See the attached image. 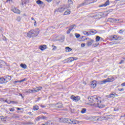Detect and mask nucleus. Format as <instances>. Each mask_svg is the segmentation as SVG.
Returning <instances> with one entry per match:
<instances>
[{
    "label": "nucleus",
    "instance_id": "f257e3e1",
    "mask_svg": "<svg viewBox=\"0 0 125 125\" xmlns=\"http://www.w3.org/2000/svg\"><path fill=\"white\" fill-rule=\"evenodd\" d=\"M90 103V106L92 107H98V108H104L105 104H101V97L97 96H90L88 97Z\"/></svg>",
    "mask_w": 125,
    "mask_h": 125
},
{
    "label": "nucleus",
    "instance_id": "f03ea898",
    "mask_svg": "<svg viewBox=\"0 0 125 125\" xmlns=\"http://www.w3.org/2000/svg\"><path fill=\"white\" fill-rule=\"evenodd\" d=\"M40 34V31L39 29H32L28 32L27 33V37L28 38H35L38 35Z\"/></svg>",
    "mask_w": 125,
    "mask_h": 125
},
{
    "label": "nucleus",
    "instance_id": "7ed1b4c3",
    "mask_svg": "<svg viewBox=\"0 0 125 125\" xmlns=\"http://www.w3.org/2000/svg\"><path fill=\"white\" fill-rule=\"evenodd\" d=\"M114 81H115V78L113 76H110L107 79L99 81V84H103L106 83H112Z\"/></svg>",
    "mask_w": 125,
    "mask_h": 125
},
{
    "label": "nucleus",
    "instance_id": "20e7f679",
    "mask_svg": "<svg viewBox=\"0 0 125 125\" xmlns=\"http://www.w3.org/2000/svg\"><path fill=\"white\" fill-rule=\"evenodd\" d=\"M67 124H70V125H79V124H83V121L68 119Z\"/></svg>",
    "mask_w": 125,
    "mask_h": 125
},
{
    "label": "nucleus",
    "instance_id": "39448f33",
    "mask_svg": "<svg viewBox=\"0 0 125 125\" xmlns=\"http://www.w3.org/2000/svg\"><path fill=\"white\" fill-rule=\"evenodd\" d=\"M11 10L14 12V13H17L18 14H20L21 11L19 9H17L16 7H14V6H12L11 8Z\"/></svg>",
    "mask_w": 125,
    "mask_h": 125
},
{
    "label": "nucleus",
    "instance_id": "423d86ee",
    "mask_svg": "<svg viewBox=\"0 0 125 125\" xmlns=\"http://www.w3.org/2000/svg\"><path fill=\"white\" fill-rule=\"evenodd\" d=\"M97 33V31L95 30H92L90 32H84L83 33L84 35H87V36H89V35H95Z\"/></svg>",
    "mask_w": 125,
    "mask_h": 125
},
{
    "label": "nucleus",
    "instance_id": "0eeeda50",
    "mask_svg": "<svg viewBox=\"0 0 125 125\" xmlns=\"http://www.w3.org/2000/svg\"><path fill=\"white\" fill-rule=\"evenodd\" d=\"M66 6L65 5H63L62 7H61L60 8H58L57 9L56 11H55V12H56V11H58V12H60L61 13H62L65 9H66Z\"/></svg>",
    "mask_w": 125,
    "mask_h": 125
},
{
    "label": "nucleus",
    "instance_id": "6e6552de",
    "mask_svg": "<svg viewBox=\"0 0 125 125\" xmlns=\"http://www.w3.org/2000/svg\"><path fill=\"white\" fill-rule=\"evenodd\" d=\"M71 99L73 100V101H74L75 102H78V101H79L81 99V97L79 96L75 97V96L72 95L71 96Z\"/></svg>",
    "mask_w": 125,
    "mask_h": 125
},
{
    "label": "nucleus",
    "instance_id": "1a4fd4ad",
    "mask_svg": "<svg viewBox=\"0 0 125 125\" xmlns=\"http://www.w3.org/2000/svg\"><path fill=\"white\" fill-rule=\"evenodd\" d=\"M54 105L55 109H61V108H63V104L62 103H58Z\"/></svg>",
    "mask_w": 125,
    "mask_h": 125
},
{
    "label": "nucleus",
    "instance_id": "9d476101",
    "mask_svg": "<svg viewBox=\"0 0 125 125\" xmlns=\"http://www.w3.org/2000/svg\"><path fill=\"white\" fill-rule=\"evenodd\" d=\"M93 42H94V40H93L92 39H89L87 42L86 45L87 46H91V45H92V43H93Z\"/></svg>",
    "mask_w": 125,
    "mask_h": 125
},
{
    "label": "nucleus",
    "instance_id": "9b49d317",
    "mask_svg": "<svg viewBox=\"0 0 125 125\" xmlns=\"http://www.w3.org/2000/svg\"><path fill=\"white\" fill-rule=\"evenodd\" d=\"M4 78L5 79V83H6L11 80V76H5Z\"/></svg>",
    "mask_w": 125,
    "mask_h": 125
},
{
    "label": "nucleus",
    "instance_id": "f8f14e48",
    "mask_svg": "<svg viewBox=\"0 0 125 125\" xmlns=\"http://www.w3.org/2000/svg\"><path fill=\"white\" fill-rule=\"evenodd\" d=\"M118 97V95L117 94H110L109 95H107L106 96V97H107V98H115V97Z\"/></svg>",
    "mask_w": 125,
    "mask_h": 125
},
{
    "label": "nucleus",
    "instance_id": "ddd939ff",
    "mask_svg": "<svg viewBox=\"0 0 125 125\" xmlns=\"http://www.w3.org/2000/svg\"><path fill=\"white\" fill-rule=\"evenodd\" d=\"M110 4V1L109 0H107L104 4H103L102 5H100L99 6V7H103V6H107V5H109Z\"/></svg>",
    "mask_w": 125,
    "mask_h": 125
},
{
    "label": "nucleus",
    "instance_id": "4468645a",
    "mask_svg": "<svg viewBox=\"0 0 125 125\" xmlns=\"http://www.w3.org/2000/svg\"><path fill=\"white\" fill-rule=\"evenodd\" d=\"M68 118H61L60 119V122L61 123H66L68 124Z\"/></svg>",
    "mask_w": 125,
    "mask_h": 125
},
{
    "label": "nucleus",
    "instance_id": "2eb2a0df",
    "mask_svg": "<svg viewBox=\"0 0 125 125\" xmlns=\"http://www.w3.org/2000/svg\"><path fill=\"white\" fill-rule=\"evenodd\" d=\"M96 87V81H94L91 83V87L95 88Z\"/></svg>",
    "mask_w": 125,
    "mask_h": 125
},
{
    "label": "nucleus",
    "instance_id": "dca6fc26",
    "mask_svg": "<svg viewBox=\"0 0 125 125\" xmlns=\"http://www.w3.org/2000/svg\"><path fill=\"white\" fill-rule=\"evenodd\" d=\"M6 63L3 61L0 60V68H2L3 66H5Z\"/></svg>",
    "mask_w": 125,
    "mask_h": 125
},
{
    "label": "nucleus",
    "instance_id": "f3484780",
    "mask_svg": "<svg viewBox=\"0 0 125 125\" xmlns=\"http://www.w3.org/2000/svg\"><path fill=\"white\" fill-rule=\"evenodd\" d=\"M74 60H78V58L70 57L68 59L69 62H73Z\"/></svg>",
    "mask_w": 125,
    "mask_h": 125
},
{
    "label": "nucleus",
    "instance_id": "a211bd4d",
    "mask_svg": "<svg viewBox=\"0 0 125 125\" xmlns=\"http://www.w3.org/2000/svg\"><path fill=\"white\" fill-rule=\"evenodd\" d=\"M86 3L85 2H84L81 4H80L78 5L77 8H80V7H82V6H84V5H86Z\"/></svg>",
    "mask_w": 125,
    "mask_h": 125
},
{
    "label": "nucleus",
    "instance_id": "6ab92c4d",
    "mask_svg": "<svg viewBox=\"0 0 125 125\" xmlns=\"http://www.w3.org/2000/svg\"><path fill=\"white\" fill-rule=\"evenodd\" d=\"M69 14H71V10L69 9L66 10L63 13V15H69Z\"/></svg>",
    "mask_w": 125,
    "mask_h": 125
},
{
    "label": "nucleus",
    "instance_id": "aec40b11",
    "mask_svg": "<svg viewBox=\"0 0 125 125\" xmlns=\"http://www.w3.org/2000/svg\"><path fill=\"white\" fill-rule=\"evenodd\" d=\"M39 49H41V50L43 51L44 49H46V45H43L42 46H40L39 47Z\"/></svg>",
    "mask_w": 125,
    "mask_h": 125
},
{
    "label": "nucleus",
    "instance_id": "412c9836",
    "mask_svg": "<svg viewBox=\"0 0 125 125\" xmlns=\"http://www.w3.org/2000/svg\"><path fill=\"white\" fill-rule=\"evenodd\" d=\"M0 83H1V84L6 83L5 79H4V78H0Z\"/></svg>",
    "mask_w": 125,
    "mask_h": 125
},
{
    "label": "nucleus",
    "instance_id": "4be33fe9",
    "mask_svg": "<svg viewBox=\"0 0 125 125\" xmlns=\"http://www.w3.org/2000/svg\"><path fill=\"white\" fill-rule=\"evenodd\" d=\"M112 38L113 41H118L119 40L118 36L117 35H114Z\"/></svg>",
    "mask_w": 125,
    "mask_h": 125
},
{
    "label": "nucleus",
    "instance_id": "5701e85b",
    "mask_svg": "<svg viewBox=\"0 0 125 125\" xmlns=\"http://www.w3.org/2000/svg\"><path fill=\"white\" fill-rule=\"evenodd\" d=\"M99 41H103V39L99 36H96V42H99Z\"/></svg>",
    "mask_w": 125,
    "mask_h": 125
},
{
    "label": "nucleus",
    "instance_id": "b1692460",
    "mask_svg": "<svg viewBox=\"0 0 125 125\" xmlns=\"http://www.w3.org/2000/svg\"><path fill=\"white\" fill-rule=\"evenodd\" d=\"M109 20H111L112 21L115 22V23H119V21H120V20H117L115 19H109Z\"/></svg>",
    "mask_w": 125,
    "mask_h": 125
},
{
    "label": "nucleus",
    "instance_id": "393cba45",
    "mask_svg": "<svg viewBox=\"0 0 125 125\" xmlns=\"http://www.w3.org/2000/svg\"><path fill=\"white\" fill-rule=\"evenodd\" d=\"M69 28L70 29V30L71 31H72V30L76 29V25L73 24V25L70 26Z\"/></svg>",
    "mask_w": 125,
    "mask_h": 125
},
{
    "label": "nucleus",
    "instance_id": "a878e982",
    "mask_svg": "<svg viewBox=\"0 0 125 125\" xmlns=\"http://www.w3.org/2000/svg\"><path fill=\"white\" fill-rule=\"evenodd\" d=\"M36 3H37V4H38L39 5H41V4H43V2L42 1V0H38L36 1Z\"/></svg>",
    "mask_w": 125,
    "mask_h": 125
},
{
    "label": "nucleus",
    "instance_id": "bb28decb",
    "mask_svg": "<svg viewBox=\"0 0 125 125\" xmlns=\"http://www.w3.org/2000/svg\"><path fill=\"white\" fill-rule=\"evenodd\" d=\"M20 66L21 68H22L23 69H24L27 68V65L24 64L23 63L21 64Z\"/></svg>",
    "mask_w": 125,
    "mask_h": 125
},
{
    "label": "nucleus",
    "instance_id": "cd10ccee",
    "mask_svg": "<svg viewBox=\"0 0 125 125\" xmlns=\"http://www.w3.org/2000/svg\"><path fill=\"white\" fill-rule=\"evenodd\" d=\"M1 121H2V122H6L7 121V117H2L1 118Z\"/></svg>",
    "mask_w": 125,
    "mask_h": 125
},
{
    "label": "nucleus",
    "instance_id": "c85d7f7f",
    "mask_svg": "<svg viewBox=\"0 0 125 125\" xmlns=\"http://www.w3.org/2000/svg\"><path fill=\"white\" fill-rule=\"evenodd\" d=\"M65 50H66V51L67 52H70V51H72V49H71L70 47H66L65 48Z\"/></svg>",
    "mask_w": 125,
    "mask_h": 125
},
{
    "label": "nucleus",
    "instance_id": "c756f323",
    "mask_svg": "<svg viewBox=\"0 0 125 125\" xmlns=\"http://www.w3.org/2000/svg\"><path fill=\"white\" fill-rule=\"evenodd\" d=\"M33 110L34 111H38V110H39V106L38 105H35L33 107Z\"/></svg>",
    "mask_w": 125,
    "mask_h": 125
},
{
    "label": "nucleus",
    "instance_id": "7c9ffc66",
    "mask_svg": "<svg viewBox=\"0 0 125 125\" xmlns=\"http://www.w3.org/2000/svg\"><path fill=\"white\" fill-rule=\"evenodd\" d=\"M11 103L12 104H17L18 103L17 102L11 101L10 102L8 103V104H10Z\"/></svg>",
    "mask_w": 125,
    "mask_h": 125
},
{
    "label": "nucleus",
    "instance_id": "2f4dec72",
    "mask_svg": "<svg viewBox=\"0 0 125 125\" xmlns=\"http://www.w3.org/2000/svg\"><path fill=\"white\" fill-rule=\"evenodd\" d=\"M67 2L69 5L73 4V1H72V0H68Z\"/></svg>",
    "mask_w": 125,
    "mask_h": 125
},
{
    "label": "nucleus",
    "instance_id": "473e14b6",
    "mask_svg": "<svg viewBox=\"0 0 125 125\" xmlns=\"http://www.w3.org/2000/svg\"><path fill=\"white\" fill-rule=\"evenodd\" d=\"M85 112H86V109H85V108H83L81 111L82 114H84V113H85Z\"/></svg>",
    "mask_w": 125,
    "mask_h": 125
},
{
    "label": "nucleus",
    "instance_id": "72a5a7b5",
    "mask_svg": "<svg viewBox=\"0 0 125 125\" xmlns=\"http://www.w3.org/2000/svg\"><path fill=\"white\" fill-rule=\"evenodd\" d=\"M65 39V37L64 36H61L59 37V41H63Z\"/></svg>",
    "mask_w": 125,
    "mask_h": 125
},
{
    "label": "nucleus",
    "instance_id": "f704fd0d",
    "mask_svg": "<svg viewBox=\"0 0 125 125\" xmlns=\"http://www.w3.org/2000/svg\"><path fill=\"white\" fill-rule=\"evenodd\" d=\"M75 37L76 38H77V39H79V38H80V37H81V35L78 34V33H75Z\"/></svg>",
    "mask_w": 125,
    "mask_h": 125
},
{
    "label": "nucleus",
    "instance_id": "c9c22d12",
    "mask_svg": "<svg viewBox=\"0 0 125 125\" xmlns=\"http://www.w3.org/2000/svg\"><path fill=\"white\" fill-rule=\"evenodd\" d=\"M9 110L10 111V112H14V111H15V109H14V107H13V108H10L9 109Z\"/></svg>",
    "mask_w": 125,
    "mask_h": 125
},
{
    "label": "nucleus",
    "instance_id": "e433bc0d",
    "mask_svg": "<svg viewBox=\"0 0 125 125\" xmlns=\"http://www.w3.org/2000/svg\"><path fill=\"white\" fill-rule=\"evenodd\" d=\"M17 21L18 22H20V21H21V17H18L17 19Z\"/></svg>",
    "mask_w": 125,
    "mask_h": 125
},
{
    "label": "nucleus",
    "instance_id": "4c0bfd02",
    "mask_svg": "<svg viewBox=\"0 0 125 125\" xmlns=\"http://www.w3.org/2000/svg\"><path fill=\"white\" fill-rule=\"evenodd\" d=\"M71 31L72 30L69 28L68 30L66 32V33L67 34V35H69L70 34V33H71Z\"/></svg>",
    "mask_w": 125,
    "mask_h": 125
},
{
    "label": "nucleus",
    "instance_id": "58836bf2",
    "mask_svg": "<svg viewBox=\"0 0 125 125\" xmlns=\"http://www.w3.org/2000/svg\"><path fill=\"white\" fill-rule=\"evenodd\" d=\"M93 46H94L95 47H96V46H98V45H99V43L93 44Z\"/></svg>",
    "mask_w": 125,
    "mask_h": 125
},
{
    "label": "nucleus",
    "instance_id": "ea45409f",
    "mask_svg": "<svg viewBox=\"0 0 125 125\" xmlns=\"http://www.w3.org/2000/svg\"><path fill=\"white\" fill-rule=\"evenodd\" d=\"M69 24V21H65L63 22V25H68Z\"/></svg>",
    "mask_w": 125,
    "mask_h": 125
},
{
    "label": "nucleus",
    "instance_id": "a19ab883",
    "mask_svg": "<svg viewBox=\"0 0 125 125\" xmlns=\"http://www.w3.org/2000/svg\"><path fill=\"white\" fill-rule=\"evenodd\" d=\"M26 93H31V89H28L26 91Z\"/></svg>",
    "mask_w": 125,
    "mask_h": 125
},
{
    "label": "nucleus",
    "instance_id": "79ce46f5",
    "mask_svg": "<svg viewBox=\"0 0 125 125\" xmlns=\"http://www.w3.org/2000/svg\"><path fill=\"white\" fill-rule=\"evenodd\" d=\"M35 89H36V88H33V90H31V93H35Z\"/></svg>",
    "mask_w": 125,
    "mask_h": 125
},
{
    "label": "nucleus",
    "instance_id": "37998d69",
    "mask_svg": "<svg viewBox=\"0 0 125 125\" xmlns=\"http://www.w3.org/2000/svg\"><path fill=\"white\" fill-rule=\"evenodd\" d=\"M37 88H38V89H39V91H40V90H42V86H39V87H37Z\"/></svg>",
    "mask_w": 125,
    "mask_h": 125
},
{
    "label": "nucleus",
    "instance_id": "c03bdc74",
    "mask_svg": "<svg viewBox=\"0 0 125 125\" xmlns=\"http://www.w3.org/2000/svg\"><path fill=\"white\" fill-rule=\"evenodd\" d=\"M85 46V43H82L81 44V47H84Z\"/></svg>",
    "mask_w": 125,
    "mask_h": 125
},
{
    "label": "nucleus",
    "instance_id": "a18cd8bd",
    "mask_svg": "<svg viewBox=\"0 0 125 125\" xmlns=\"http://www.w3.org/2000/svg\"><path fill=\"white\" fill-rule=\"evenodd\" d=\"M41 119H42V118L40 116L38 117L36 119V121H40V120H41Z\"/></svg>",
    "mask_w": 125,
    "mask_h": 125
},
{
    "label": "nucleus",
    "instance_id": "49530a36",
    "mask_svg": "<svg viewBox=\"0 0 125 125\" xmlns=\"http://www.w3.org/2000/svg\"><path fill=\"white\" fill-rule=\"evenodd\" d=\"M25 81H26V79H22L20 81V83H23V82H25Z\"/></svg>",
    "mask_w": 125,
    "mask_h": 125
},
{
    "label": "nucleus",
    "instance_id": "de8ad7c7",
    "mask_svg": "<svg viewBox=\"0 0 125 125\" xmlns=\"http://www.w3.org/2000/svg\"><path fill=\"white\" fill-rule=\"evenodd\" d=\"M114 111H115V112H117V111H119V108H115L114 109Z\"/></svg>",
    "mask_w": 125,
    "mask_h": 125
},
{
    "label": "nucleus",
    "instance_id": "09e8293b",
    "mask_svg": "<svg viewBox=\"0 0 125 125\" xmlns=\"http://www.w3.org/2000/svg\"><path fill=\"white\" fill-rule=\"evenodd\" d=\"M7 2H9V3H11V2H12V0H7Z\"/></svg>",
    "mask_w": 125,
    "mask_h": 125
},
{
    "label": "nucleus",
    "instance_id": "8fccbe9b",
    "mask_svg": "<svg viewBox=\"0 0 125 125\" xmlns=\"http://www.w3.org/2000/svg\"><path fill=\"white\" fill-rule=\"evenodd\" d=\"M41 119H42L43 120H46V117L42 116V117H41Z\"/></svg>",
    "mask_w": 125,
    "mask_h": 125
},
{
    "label": "nucleus",
    "instance_id": "3c124183",
    "mask_svg": "<svg viewBox=\"0 0 125 125\" xmlns=\"http://www.w3.org/2000/svg\"><path fill=\"white\" fill-rule=\"evenodd\" d=\"M35 22L34 23V26L35 27H37V21H34Z\"/></svg>",
    "mask_w": 125,
    "mask_h": 125
},
{
    "label": "nucleus",
    "instance_id": "603ef678",
    "mask_svg": "<svg viewBox=\"0 0 125 125\" xmlns=\"http://www.w3.org/2000/svg\"><path fill=\"white\" fill-rule=\"evenodd\" d=\"M52 47H53V50H55V49L56 48V46L53 45Z\"/></svg>",
    "mask_w": 125,
    "mask_h": 125
},
{
    "label": "nucleus",
    "instance_id": "864d4df0",
    "mask_svg": "<svg viewBox=\"0 0 125 125\" xmlns=\"http://www.w3.org/2000/svg\"><path fill=\"white\" fill-rule=\"evenodd\" d=\"M124 62H125V61L122 60V61H121V62H119V64H123V63H124Z\"/></svg>",
    "mask_w": 125,
    "mask_h": 125
},
{
    "label": "nucleus",
    "instance_id": "5fc2aeb1",
    "mask_svg": "<svg viewBox=\"0 0 125 125\" xmlns=\"http://www.w3.org/2000/svg\"><path fill=\"white\" fill-rule=\"evenodd\" d=\"M34 91H35V92H39V91H40V90L39 89H38L37 90L35 89Z\"/></svg>",
    "mask_w": 125,
    "mask_h": 125
},
{
    "label": "nucleus",
    "instance_id": "6e6d98bb",
    "mask_svg": "<svg viewBox=\"0 0 125 125\" xmlns=\"http://www.w3.org/2000/svg\"><path fill=\"white\" fill-rule=\"evenodd\" d=\"M119 91H124V88L119 89Z\"/></svg>",
    "mask_w": 125,
    "mask_h": 125
},
{
    "label": "nucleus",
    "instance_id": "4d7b16f0",
    "mask_svg": "<svg viewBox=\"0 0 125 125\" xmlns=\"http://www.w3.org/2000/svg\"><path fill=\"white\" fill-rule=\"evenodd\" d=\"M96 1H97V0H94L93 2H91V3H94Z\"/></svg>",
    "mask_w": 125,
    "mask_h": 125
},
{
    "label": "nucleus",
    "instance_id": "13d9d810",
    "mask_svg": "<svg viewBox=\"0 0 125 125\" xmlns=\"http://www.w3.org/2000/svg\"><path fill=\"white\" fill-rule=\"evenodd\" d=\"M41 107H42V108H45V106L43 105H41Z\"/></svg>",
    "mask_w": 125,
    "mask_h": 125
},
{
    "label": "nucleus",
    "instance_id": "bf43d9fd",
    "mask_svg": "<svg viewBox=\"0 0 125 125\" xmlns=\"http://www.w3.org/2000/svg\"><path fill=\"white\" fill-rule=\"evenodd\" d=\"M121 85H122L123 86H125V83H123Z\"/></svg>",
    "mask_w": 125,
    "mask_h": 125
},
{
    "label": "nucleus",
    "instance_id": "052dcab7",
    "mask_svg": "<svg viewBox=\"0 0 125 125\" xmlns=\"http://www.w3.org/2000/svg\"><path fill=\"white\" fill-rule=\"evenodd\" d=\"M119 33L120 34H123V30H120Z\"/></svg>",
    "mask_w": 125,
    "mask_h": 125
},
{
    "label": "nucleus",
    "instance_id": "680f3d73",
    "mask_svg": "<svg viewBox=\"0 0 125 125\" xmlns=\"http://www.w3.org/2000/svg\"><path fill=\"white\" fill-rule=\"evenodd\" d=\"M20 83V81H15V83Z\"/></svg>",
    "mask_w": 125,
    "mask_h": 125
},
{
    "label": "nucleus",
    "instance_id": "e2e57ef3",
    "mask_svg": "<svg viewBox=\"0 0 125 125\" xmlns=\"http://www.w3.org/2000/svg\"><path fill=\"white\" fill-rule=\"evenodd\" d=\"M52 0H46V1H47V2H51Z\"/></svg>",
    "mask_w": 125,
    "mask_h": 125
},
{
    "label": "nucleus",
    "instance_id": "0e129e2a",
    "mask_svg": "<svg viewBox=\"0 0 125 125\" xmlns=\"http://www.w3.org/2000/svg\"><path fill=\"white\" fill-rule=\"evenodd\" d=\"M20 95L22 97V98H24V97H23V95H22V94H20Z\"/></svg>",
    "mask_w": 125,
    "mask_h": 125
},
{
    "label": "nucleus",
    "instance_id": "69168bd1",
    "mask_svg": "<svg viewBox=\"0 0 125 125\" xmlns=\"http://www.w3.org/2000/svg\"><path fill=\"white\" fill-rule=\"evenodd\" d=\"M44 125H48V122L47 123H45Z\"/></svg>",
    "mask_w": 125,
    "mask_h": 125
},
{
    "label": "nucleus",
    "instance_id": "338daca9",
    "mask_svg": "<svg viewBox=\"0 0 125 125\" xmlns=\"http://www.w3.org/2000/svg\"><path fill=\"white\" fill-rule=\"evenodd\" d=\"M31 20H33L34 21H36V20H35V19H34L33 18H31Z\"/></svg>",
    "mask_w": 125,
    "mask_h": 125
},
{
    "label": "nucleus",
    "instance_id": "774afa93",
    "mask_svg": "<svg viewBox=\"0 0 125 125\" xmlns=\"http://www.w3.org/2000/svg\"><path fill=\"white\" fill-rule=\"evenodd\" d=\"M17 109V110H21V109H20V108H19V107H18Z\"/></svg>",
    "mask_w": 125,
    "mask_h": 125
}]
</instances>
